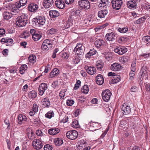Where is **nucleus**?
<instances>
[{
  "instance_id": "obj_39",
  "label": "nucleus",
  "mask_w": 150,
  "mask_h": 150,
  "mask_svg": "<svg viewBox=\"0 0 150 150\" xmlns=\"http://www.w3.org/2000/svg\"><path fill=\"white\" fill-rule=\"evenodd\" d=\"M128 29L127 27H123L122 28H119L117 30L121 33H125L128 31Z\"/></svg>"
},
{
  "instance_id": "obj_61",
  "label": "nucleus",
  "mask_w": 150,
  "mask_h": 150,
  "mask_svg": "<svg viewBox=\"0 0 150 150\" xmlns=\"http://www.w3.org/2000/svg\"><path fill=\"white\" fill-rule=\"evenodd\" d=\"M144 18H140L139 19L136 21V23L139 24L141 23H142L144 21Z\"/></svg>"
},
{
  "instance_id": "obj_22",
  "label": "nucleus",
  "mask_w": 150,
  "mask_h": 150,
  "mask_svg": "<svg viewBox=\"0 0 150 150\" xmlns=\"http://www.w3.org/2000/svg\"><path fill=\"white\" fill-rule=\"evenodd\" d=\"M96 82L99 85H102L104 82L103 76L100 74H98L96 77Z\"/></svg>"
},
{
  "instance_id": "obj_57",
  "label": "nucleus",
  "mask_w": 150,
  "mask_h": 150,
  "mask_svg": "<svg viewBox=\"0 0 150 150\" xmlns=\"http://www.w3.org/2000/svg\"><path fill=\"white\" fill-rule=\"evenodd\" d=\"M19 2L20 4H21L22 6H25L27 2V0H20Z\"/></svg>"
},
{
  "instance_id": "obj_25",
  "label": "nucleus",
  "mask_w": 150,
  "mask_h": 150,
  "mask_svg": "<svg viewBox=\"0 0 150 150\" xmlns=\"http://www.w3.org/2000/svg\"><path fill=\"white\" fill-rule=\"evenodd\" d=\"M60 130L58 128H52L49 129L48 132L51 135H54L58 133Z\"/></svg>"
},
{
  "instance_id": "obj_3",
  "label": "nucleus",
  "mask_w": 150,
  "mask_h": 150,
  "mask_svg": "<svg viewBox=\"0 0 150 150\" xmlns=\"http://www.w3.org/2000/svg\"><path fill=\"white\" fill-rule=\"evenodd\" d=\"M84 47L83 45L81 43H78L74 48L73 52L75 53L78 55L83 56L84 51Z\"/></svg>"
},
{
  "instance_id": "obj_24",
  "label": "nucleus",
  "mask_w": 150,
  "mask_h": 150,
  "mask_svg": "<svg viewBox=\"0 0 150 150\" xmlns=\"http://www.w3.org/2000/svg\"><path fill=\"white\" fill-rule=\"evenodd\" d=\"M136 2V1H133V0L128 1L127 4V7L130 9L136 8L137 6Z\"/></svg>"
},
{
  "instance_id": "obj_50",
  "label": "nucleus",
  "mask_w": 150,
  "mask_h": 150,
  "mask_svg": "<svg viewBox=\"0 0 150 150\" xmlns=\"http://www.w3.org/2000/svg\"><path fill=\"white\" fill-rule=\"evenodd\" d=\"M49 33L51 35H53L56 33L57 31L56 29L52 28L49 30Z\"/></svg>"
},
{
  "instance_id": "obj_27",
  "label": "nucleus",
  "mask_w": 150,
  "mask_h": 150,
  "mask_svg": "<svg viewBox=\"0 0 150 150\" xmlns=\"http://www.w3.org/2000/svg\"><path fill=\"white\" fill-rule=\"evenodd\" d=\"M43 105L45 106V107L48 108L50 105V102L47 97H45L42 100Z\"/></svg>"
},
{
  "instance_id": "obj_29",
  "label": "nucleus",
  "mask_w": 150,
  "mask_h": 150,
  "mask_svg": "<svg viewBox=\"0 0 150 150\" xmlns=\"http://www.w3.org/2000/svg\"><path fill=\"white\" fill-rule=\"evenodd\" d=\"M50 16L52 18L58 16L59 14L58 12L56 10H51L49 12Z\"/></svg>"
},
{
  "instance_id": "obj_63",
  "label": "nucleus",
  "mask_w": 150,
  "mask_h": 150,
  "mask_svg": "<svg viewBox=\"0 0 150 150\" xmlns=\"http://www.w3.org/2000/svg\"><path fill=\"white\" fill-rule=\"evenodd\" d=\"M65 95L64 92L62 91H60L59 94V96L60 97V98L61 99H63Z\"/></svg>"
},
{
  "instance_id": "obj_51",
  "label": "nucleus",
  "mask_w": 150,
  "mask_h": 150,
  "mask_svg": "<svg viewBox=\"0 0 150 150\" xmlns=\"http://www.w3.org/2000/svg\"><path fill=\"white\" fill-rule=\"evenodd\" d=\"M74 101L71 99H68L67 101V105L69 106H71L74 103Z\"/></svg>"
},
{
  "instance_id": "obj_26",
  "label": "nucleus",
  "mask_w": 150,
  "mask_h": 150,
  "mask_svg": "<svg viewBox=\"0 0 150 150\" xmlns=\"http://www.w3.org/2000/svg\"><path fill=\"white\" fill-rule=\"evenodd\" d=\"M26 117L24 115H19L18 117V122L19 124H21L22 122L24 123L26 121Z\"/></svg>"
},
{
  "instance_id": "obj_44",
  "label": "nucleus",
  "mask_w": 150,
  "mask_h": 150,
  "mask_svg": "<svg viewBox=\"0 0 150 150\" xmlns=\"http://www.w3.org/2000/svg\"><path fill=\"white\" fill-rule=\"evenodd\" d=\"M91 18H87L84 20V23L86 25H90L91 23Z\"/></svg>"
},
{
  "instance_id": "obj_21",
  "label": "nucleus",
  "mask_w": 150,
  "mask_h": 150,
  "mask_svg": "<svg viewBox=\"0 0 150 150\" xmlns=\"http://www.w3.org/2000/svg\"><path fill=\"white\" fill-rule=\"evenodd\" d=\"M22 6L21 4H20L19 1L16 2L12 6V8L11 9V11L12 12L14 13L15 14L16 13V10L20 8Z\"/></svg>"
},
{
  "instance_id": "obj_43",
  "label": "nucleus",
  "mask_w": 150,
  "mask_h": 150,
  "mask_svg": "<svg viewBox=\"0 0 150 150\" xmlns=\"http://www.w3.org/2000/svg\"><path fill=\"white\" fill-rule=\"evenodd\" d=\"M100 1V2L99 4V5H100V4H103V7L108 5L109 3V2L107 0H101Z\"/></svg>"
},
{
  "instance_id": "obj_48",
  "label": "nucleus",
  "mask_w": 150,
  "mask_h": 150,
  "mask_svg": "<svg viewBox=\"0 0 150 150\" xmlns=\"http://www.w3.org/2000/svg\"><path fill=\"white\" fill-rule=\"evenodd\" d=\"M120 76H119L117 77L116 76V77H113L112 80L113 83H117V82L120 81Z\"/></svg>"
},
{
  "instance_id": "obj_19",
  "label": "nucleus",
  "mask_w": 150,
  "mask_h": 150,
  "mask_svg": "<svg viewBox=\"0 0 150 150\" xmlns=\"http://www.w3.org/2000/svg\"><path fill=\"white\" fill-rule=\"evenodd\" d=\"M108 13V11L105 9L100 10L98 11V16L100 18H104Z\"/></svg>"
},
{
  "instance_id": "obj_1",
  "label": "nucleus",
  "mask_w": 150,
  "mask_h": 150,
  "mask_svg": "<svg viewBox=\"0 0 150 150\" xmlns=\"http://www.w3.org/2000/svg\"><path fill=\"white\" fill-rule=\"evenodd\" d=\"M28 19L27 15L23 14L21 16L18 17L16 19V24L19 27L24 26L28 23Z\"/></svg>"
},
{
  "instance_id": "obj_20",
  "label": "nucleus",
  "mask_w": 150,
  "mask_h": 150,
  "mask_svg": "<svg viewBox=\"0 0 150 150\" xmlns=\"http://www.w3.org/2000/svg\"><path fill=\"white\" fill-rule=\"evenodd\" d=\"M85 69L89 74L93 75L96 72V70L95 67H89L87 66H85Z\"/></svg>"
},
{
  "instance_id": "obj_55",
  "label": "nucleus",
  "mask_w": 150,
  "mask_h": 150,
  "mask_svg": "<svg viewBox=\"0 0 150 150\" xmlns=\"http://www.w3.org/2000/svg\"><path fill=\"white\" fill-rule=\"evenodd\" d=\"M39 94L40 95L42 96L43 95V93L45 90H43V88L39 86L38 88Z\"/></svg>"
},
{
  "instance_id": "obj_16",
  "label": "nucleus",
  "mask_w": 150,
  "mask_h": 150,
  "mask_svg": "<svg viewBox=\"0 0 150 150\" xmlns=\"http://www.w3.org/2000/svg\"><path fill=\"white\" fill-rule=\"evenodd\" d=\"M42 4L44 7L46 8H50L54 4L53 0H44Z\"/></svg>"
},
{
  "instance_id": "obj_46",
  "label": "nucleus",
  "mask_w": 150,
  "mask_h": 150,
  "mask_svg": "<svg viewBox=\"0 0 150 150\" xmlns=\"http://www.w3.org/2000/svg\"><path fill=\"white\" fill-rule=\"evenodd\" d=\"M41 48L42 49V50L47 51L49 49L51 48L52 47H49L47 46V45L42 43V45Z\"/></svg>"
},
{
  "instance_id": "obj_62",
  "label": "nucleus",
  "mask_w": 150,
  "mask_h": 150,
  "mask_svg": "<svg viewBox=\"0 0 150 150\" xmlns=\"http://www.w3.org/2000/svg\"><path fill=\"white\" fill-rule=\"evenodd\" d=\"M124 39L123 37H118L117 38V42L120 43H121L123 42Z\"/></svg>"
},
{
  "instance_id": "obj_59",
  "label": "nucleus",
  "mask_w": 150,
  "mask_h": 150,
  "mask_svg": "<svg viewBox=\"0 0 150 150\" xmlns=\"http://www.w3.org/2000/svg\"><path fill=\"white\" fill-rule=\"evenodd\" d=\"M126 122L125 120H121L120 121V127H125V126L126 125Z\"/></svg>"
},
{
  "instance_id": "obj_60",
  "label": "nucleus",
  "mask_w": 150,
  "mask_h": 150,
  "mask_svg": "<svg viewBox=\"0 0 150 150\" xmlns=\"http://www.w3.org/2000/svg\"><path fill=\"white\" fill-rule=\"evenodd\" d=\"M59 50L58 48H56L54 50L52 57L53 58H54L56 57V53Z\"/></svg>"
},
{
  "instance_id": "obj_7",
  "label": "nucleus",
  "mask_w": 150,
  "mask_h": 150,
  "mask_svg": "<svg viewBox=\"0 0 150 150\" xmlns=\"http://www.w3.org/2000/svg\"><path fill=\"white\" fill-rule=\"evenodd\" d=\"M127 51V49L124 46H117L114 49L115 52L119 55H122L126 52Z\"/></svg>"
},
{
  "instance_id": "obj_36",
  "label": "nucleus",
  "mask_w": 150,
  "mask_h": 150,
  "mask_svg": "<svg viewBox=\"0 0 150 150\" xmlns=\"http://www.w3.org/2000/svg\"><path fill=\"white\" fill-rule=\"evenodd\" d=\"M54 115V112L52 110L49 111L46 114H45V116L46 117L50 119Z\"/></svg>"
},
{
  "instance_id": "obj_34",
  "label": "nucleus",
  "mask_w": 150,
  "mask_h": 150,
  "mask_svg": "<svg viewBox=\"0 0 150 150\" xmlns=\"http://www.w3.org/2000/svg\"><path fill=\"white\" fill-rule=\"evenodd\" d=\"M29 62L34 64L36 62V57L34 55H30L28 57Z\"/></svg>"
},
{
  "instance_id": "obj_32",
  "label": "nucleus",
  "mask_w": 150,
  "mask_h": 150,
  "mask_svg": "<svg viewBox=\"0 0 150 150\" xmlns=\"http://www.w3.org/2000/svg\"><path fill=\"white\" fill-rule=\"evenodd\" d=\"M143 42L146 44L150 45V36L146 35L144 36L142 39Z\"/></svg>"
},
{
  "instance_id": "obj_56",
  "label": "nucleus",
  "mask_w": 150,
  "mask_h": 150,
  "mask_svg": "<svg viewBox=\"0 0 150 150\" xmlns=\"http://www.w3.org/2000/svg\"><path fill=\"white\" fill-rule=\"evenodd\" d=\"M52 86L54 88H57L58 86V81H55L53 82L52 85Z\"/></svg>"
},
{
  "instance_id": "obj_58",
  "label": "nucleus",
  "mask_w": 150,
  "mask_h": 150,
  "mask_svg": "<svg viewBox=\"0 0 150 150\" xmlns=\"http://www.w3.org/2000/svg\"><path fill=\"white\" fill-rule=\"evenodd\" d=\"M34 111L37 112L38 111V106L36 104H34L33 105V108Z\"/></svg>"
},
{
  "instance_id": "obj_41",
  "label": "nucleus",
  "mask_w": 150,
  "mask_h": 150,
  "mask_svg": "<svg viewBox=\"0 0 150 150\" xmlns=\"http://www.w3.org/2000/svg\"><path fill=\"white\" fill-rule=\"evenodd\" d=\"M128 56H126L120 58L119 60L120 62L125 63L128 61Z\"/></svg>"
},
{
  "instance_id": "obj_42",
  "label": "nucleus",
  "mask_w": 150,
  "mask_h": 150,
  "mask_svg": "<svg viewBox=\"0 0 150 150\" xmlns=\"http://www.w3.org/2000/svg\"><path fill=\"white\" fill-rule=\"evenodd\" d=\"M29 95L32 98H34L37 96V93L35 91H32L29 93Z\"/></svg>"
},
{
  "instance_id": "obj_12",
  "label": "nucleus",
  "mask_w": 150,
  "mask_h": 150,
  "mask_svg": "<svg viewBox=\"0 0 150 150\" xmlns=\"http://www.w3.org/2000/svg\"><path fill=\"white\" fill-rule=\"evenodd\" d=\"M78 55L76 53H73L71 55L70 59L73 64H77L80 62V59L78 58Z\"/></svg>"
},
{
  "instance_id": "obj_64",
  "label": "nucleus",
  "mask_w": 150,
  "mask_h": 150,
  "mask_svg": "<svg viewBox=\"0 0 150 150\" xmlns=\"http://www.w3.org/2000/svg\"><path fill=\"white\" fill-rule=\"evenodd\" d=\"M145 86L147 91H150V84L149 83H145Z\"/></svg>"
},
{
  "instance_id": "obj_10",
  "label": "nucleus",
  "mask_w": 150,
  "mask_h": 150,
  "mask_svg": "<svg viewBox=\"0 0 150 150\" xmlns=\"http://www.w3.org/2000/svg\"><path fill=\"white\" fill-rule=\"evenodd\" d=\"M118 37V35L113 32L107 33L105 35V38L107 40L112 41L115 40Z\"/></svg>"
},
{
  "instance_id": "obj_47",
  "label": "nucleus",
  "mask_w": 150,
  "mask_h": 150,
  "mask_svg": "<svg viewBox=\"0 0 150 150\" xmlns=\"http://www.w3.org/2000/svg\"><path fill=\"white\" fill-rule=\"evenodd\" d=\"M81 81L79 80L77 81L76 84L75 85L74 88V89L76 90L79 88L81 86Z\"/></svg>"
},
{
  "instance_id": "obj_5",
  "label": "nucleus",
  "mask_w": 150,
  "mask_h": 150,
  "mask_svg": "<svg viewBox=\"0 0 150 150\" xmlns=\"http://www.w3.org/2000/svg\"><path fill=\"white\" fill-rule=\"evenodd\" d=\"M78 4L80 8L84 9H88L90 8V3L87 0H81L79 1Z\"/></svg>"
},
{
  "instance_id": "obj_31",
  "label": "nucleus",
  "mask_w": 150,
  "mask_h": 150,
  "mask_svg": "<svg viewBox=\"0 0 150 150\" xmlns=\"http://www.w3.org/2000/svg\"><path fill=\"white\" fill-rule=\"evenodd\" d=\"M54 142L57 146H60L63 143L62 139L60 138H56L54 139Z\"/></svg>"
},
{
  "instance_id": "obj_18",
  "label": "nucleus",
  "mask_w": 150,
  "mask_h": 150,
  "mask_svg": "<svg viewBox=\"0 0 150 150\" xmlns=\"http://www.w3.org/2000/svg\"><path fill=\"white\" fill-rule=\"evenodd\" d=\"M55 4L57 7L59 9H63L65 7L64 2L62 0H56Z\"/></svg>"
},
{
  "instance_id": "obj_45",
  "label": "nucleus",
  "mask_w": 150,
  "mask_h": 150,
  "mask_svg": "<svg viewBox=\"0 0 150 150\" xmlns=\"http://www.w3.org/2000/svg\"><path fill=\"white\" fill-rule=\"evenodd\" d=\"M71 125L72 127L76 128L79 127V125L78 122L76 120L72 122Z\"/></svg>"
},
{
  "instance_id": "obj_9",
  "label": "nucleus",
  "mask_w": 150,
  "mask_h": 150,
  "mask_svg": "<svg viewBox=\"0 0 150 150\" xmlns=\"http://www.w3.org/2000/svg\"><path fill=\"white\" fill-rule=\"evenodd\" d=\"M32 144L34 148L37 150L40 149L43 146L42 142L38 139H34L32 142Z\"/></svg>"
},
{
  "instance_id": "obj_15",
  "label": "nucleus",
  "mask_w": 150,
  "mask_h": 150,
  "mask_svg": "<svg viewBox=\"0 0 150 150\" xmlns=\"http://www.w3.org/2000/svg\"><path fill=\"white\" fill-rule=\"evenodd\" d=\"M88 125L93 127V129L94 130H96L100 129L102 126L100 123L96 122H92L91 121L90 122Z\"/></svg>"
},
{
  "instance_id": "obj_2",
  "label": "nucleus",
  "mask_w": 150,
  "mask_h": 150,
  "mask_svg": "<svg viewBox=\"0 0 150 150\" xmlns=\"http://www.w3.org/2000/svg\"><path fill=\"white\" fill-rule=\"evenodd\" d=\"M46 20L45 17L43 16H38L33 19V22H34L36 25L38 26L44 25Z\"/></svg>"
},
{
  "instance_id": "obj_54",
  "label": "nucleus",
  "mask_w": 150,
  "mask_h": 150,
  "mask_svg": "<svg viewBox=\"0 0 150 150\" xmlns=\"http://www.w3.org/2000/svg\"><path fill=\"white\" fill-rule=\"evenodd\" d=\"M89 54L92 56L96 54L97 52L96 51L94 48L91 49L89 52Z\"/></svg>"
},
{
  "instance_id": "obj_17",
  "label": "nucleus",
  "mask_w": 150,
  "mask_h": 150,
  "mask_svg": "<svg viewBox=\"0 0 150 150\" xmlns=\"http://www.w3.org/2000/svg\"><path fill=\"white\" fill-rule=\"evenodd\" d=\"M38 8V5L33 3H31L28 6V11L32 12H36Z\"/></svg>"
},
{
  "instance_id": "obj_23",
  "label": "nucleus",
  "mask_w": 150,
  "mask_h": 150,
  "mask_svg": "<svg viewBox=\"0 0 150 150\" xmlns=\"http://www.w3.org/2000/svg\"><path fill=\"white\" fill-rule=\"evenodd\" d=\"M59 74V70L57 68H55L53 69L49 75V77L52 78L58 75Z\"/></svg>"
},
{
  "instance_id": "obj_38",
  "label": "nucleus",
  "mask_w": 150,
  "mask_h": 150,
  "mask_svg": "<svg viewBox=\"0 0 150 150\" xmlns=\"http://www.w3.org/2000/svg\"><path fill=\"white\" fill-rule=\"evenodd\" d=\"M82 92L85 94H87L89 91V88L88 86L87 85H85L82 87Z\"/></svg>"
},
{
  "instance_id": "obj_4",
  "label": "nucleus",
  "mask_w": 150,
  "mask_h": 150,
  "mask_svg": "<svg viewBox=\"0 0 150 150\" xmlns=\"http://www.w3.org/2000/svg\"><path fill=\"white\" fill-rule=\"evenodd\" d=\"M78 135V132L76 130L69 131L66 134L67 138L72 140L76 139Z\"/></svg>"
},
{
  "instance_id": "obj_53",
  "label": "nucleus",
  "mask_w": 150,
  "mask_h": 150,
  "mask_svg": "<svg viewBox=\"0 0 150 150\" xmlns=\"http://www.w3.org/2000/svg\"><path fill=\"white\" fill-rule=\"evenodd\" d=\"M140 74L142 77L144 76L145 75H146L147 72L144 69H142L140 71Z\"/></svg>"
},
{
  "instance_id": "obj_35",
  "label": "nucleus",
  "mask_w": 150,
  "mask_h": 150,
  "mask_svg": "<svg viewBox=\"0 0 150 150\" xmlns=\"http://www.w3.org/2000/svg\"><path fill=\"white\" fill-rule=\"evenodd\" d=\"M80 13V11L79 10H74L70 14V17L71 18H72V17L74 16L76 17V16H78Z\"/></svg>"
},
{
  "instance_id": "obj_37",
  "label": "nucleus",
  "mask_w": 150,
  "mask_h": 150,
  "mask_svg": "<svg viewBox=\"0 0 150 150\" xmlns=\"http://www.w3.org/2000/svg\"><path fill=\"white\" fill-rule=\"evenodd\" d=\"M42 43L47 45V46L49 47H52V42L49 39H46Z\"/></svg>"
},
{
  "instance_id": "obj_13",
  "label": "nucleus",
  "mask_w": 150,
  "mask_h": 150,
  "mask_svg": "<svg viewBox=\"0 0 150 150\" xmlns=\"http://www.w3.org/2000/svg\"><path fill=\"white\" fill-rule=\"evenodd\" d=\"M121 110L124 114L128 115L131 112L130 107L125 104H123L121 107Z\"/></svg>"
},
{
  "instance_id": "obj_28",
  "label": "nucleus",
  "mask_w": 150,
  "mask_h": 150,
  "mask_svg": "<svg viewBox=\"0 0 150 150\" xmlns=\"http://www.w3.org/2000/svg\"><path fill=\"white\" fill-rule=\"evenodd\" d=\"M16 14L14 13H11L8 11L4 12L3 13V17L4 19L8 20L13 15Z\"/></svg>"
},
{
  "instance_id": "obj_8",
  "label": "nucleus",
  "mask_w": 150,
  "mask_h": 150,
  "mask_svg": "<svg viewBox=\"0 0 150 150\" xmlns=\"http://www.w3.org/2000/svg\"><path fill=\"white\" fill-rule=\"evenodd\" d=\"M111 3L113 8L118 10L121 6L123 1L122 0H112Z\"/></svg>"
},
{
  "instance_id": "obj_11",
  "label": "nucleus",
  "mask_w": 150,
  "mask_h": 150,
  "mask_svg": "<svg viewBox=\"0 0 150 150\" xmlns=\"http://www.w3.org/2000/svg\"><path fill=\"white\" fill-rule=\"evenodd\" d=\"M95 45L98 48H101L105 44V41L101 39L96 40L95 42Z\"/></svg>"
},
{
  "instance_id": "obj_30",
  "label": "nucleus",
  "mask_w": 150,
  "mask_h": 150,
  "mask_svg": "<svg viewBox=\"0 0 150 150\" xmlns=\"http://www.w3.org/2000/svg\"><path fill=\"white\" fill-rule=\"evenodd\" d=\"M103 66V63L100 61H98L96 62V67L98 70L100 71L102 70Z\"/></svg>"
},
{
  "instance_id": "obj_40",
  "label": "nucleus",
  "mask_w": 150,
  "mask_h": 150,
  "mask_svg": "<svg viewBox=\"0 0 150 150\" xmlns=\"http://www.w3.org/2000/svg\"><path fill=\"white\" fill-rule=\"evenodd\" d=\"M60 56L62 58L66 59H67L69 56V54L66 52H61Z\"/></svg>"
},
{
  "instance_id": "obj_49",
  "label": "nucleus",
  "mask_w": 150,
  "mask_h": 150,
  "mask_svg": "<svg viewBox=\"0 0 150 150\" xmlns=\"http://www.w3.org/2000/svg\"><path fill=\"white\" fill-rule=\"evenodd\" d=\"M52 146L50 144H46L44 147V150H52Z\"/></svg>"
},
{
  "instance_id": "obj_33",
  "label": "nucleus",
  "mask_w": 150,
  "mask_h": 150,
  "mask_svg": "<svg viewBox=\"0 0 150 150\" xmlns=\"http://www.w3.org/2000/svg\"><path fill=\"white\" fill-rule=\"evenodd\" d=\"M42 36L41 35L37 33L33 35H32L33 39L35 41L38 40L41 38Z\"/></svg>"
},
{
  "instance_id": "obj_52",
  "label": "nucleus",
  "mask_w": 150,
  "mask_h": 150,
  "mask_svg": "<svg viewBox=\"0 0 150 150\" xmlns=\"http://www.w3.org/2000/svg\"><path fill=\"white\" fill-rule=\"evenodd\" d=\"M39 86L45 90H46L47 88V84L45 83H42L40 84L39 85Z\"/></svg>"
},
{
  "instance_id": "obj_6",
  "label": "nucleus",
  "mask_w": 150,
  "mask_h": 150,
  "mask_svg": "<svg viewBox=\"0 0 150 150\" xmlns=\"http://www.w3.org/2000/svg\"><path fill=\"white\" fill-rule=\"evenodd\" d=\"M112 93L109 89H106L103 92L102 96L103 100L105 102H108L110 99Z\"/></svg>"
},
{
  "instance_id": "obj_14",
  "label": "nucleus",
  "mask_w": 150,
  "mask_h": 150,
  "mask_svg": "<svg viewBox=\"0 0 150 150\" xmlns=\"http://www.w3.org/2000/svg\"><path fill=\"white\" fill-rule=\"evenodd\" d=\"M122 68L121 65L117 63H115L112 64L110 67V69L113 71H118Z\"/></svg>"
}]
</instances>
